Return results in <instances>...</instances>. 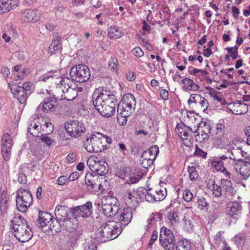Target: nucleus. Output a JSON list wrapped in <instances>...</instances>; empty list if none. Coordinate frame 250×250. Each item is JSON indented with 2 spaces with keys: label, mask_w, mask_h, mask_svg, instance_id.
I'll return each instance as SVG.
<instances>
[{
  "label": "nucleus",
  "mask_w": 250,
  "mask_h": 250,
  "mask_svg": "<svg viewBox=\"0 0 250 250\" xmlns=\"http://www.w3.org/2000/svg\"><path fill=\"white\" fill-rule=\"evenodd\" d=\"M7 147H1L2 157L5 161L9 160L11 156L12 147H11L10 144Z\"/></svg>",
  "instance_id": "09e8293b"
},
{
  "label": "nucleus",
  "mask_w": 250,
  "mask_h": 250,
  "mask_svg": "<svg viewBox=\"0 0 250 250\" xmlns=\"http://www.w3.org/2000/svg\"><path fill=\"white\" fill-rule=\"evenodd\" d=\"M188 72L190 74H193L196 76H204L208 74V72L204 70L198 69L196 68H194L193 67H191L189 68Z\"/></svg>",
  "instance_id": "3c124183"
},
{
  "label": "nucleus",
  "mask_w": 250,
  "mask_h": 250,
  "mask_svg": "<svg viewBox=\"0 0 250 250\" xmlns=\"http://www.w3.org/2000/svg\"><path fill=\"white\" fill-rule=\"evenodd\" d=\"M2 144L1 147H7L8 146V145L10 144L11 147L13 145V141L11 138V136L8 134H4L1 139Z\"/></svg>",
  "instance_id": "de8ad7c7"
},
{
  "label": "nucleus",
  "mask_w": 250,
  "mask_h": 250,
  "mask_svg": "<svg viewBox=\"0 0 250 250\" xmlns=\"http://www.w3.org/2000/svg\"><path fill=\"white\" fill-rule=\"evenodd\" d=\"M136 100L133 95L130 93L125 94L121 102L118 104L117 112L122 118L129 117L134 110Z\"/></svg>",
  "instance_id": "20e7f679"
},
{
  "label": "nucleus",
  "mask_w": 250,
  "mask_h": 250,
  "mask_svg": "<svg viewBox=\"0 0 250 250\" xmlns=\"http://www.w3.org/2000/svg\"><path fill=\"white\" fill-rule=\"evenodd\" d=\"M42 16V13L37 9H26L21 11V18L26 22H36Z\"/></svg>",
  "instance_id": "2eb2a0df"
},
{
  "label": "nucleus",
  "mask_w": 250,
  "mask_h": 250,
  "mask_svg": "<svg viewBox=\"0 0 250 250\" xmlns=\"http://www.w3.org/2000/svg\"><path fill=\"white\" fill-rule=\"evenodd\" d=\"M15 237L21 242H26L30 240L33 236L32 232L29 227L23 230L18 231L14 234Z\"/></svg>",
  "instance_id": "a878e982"
},
{
  "label": "nucleus",
  "mask_w": 250,
  "mask_h": 250,
  "mask_svg": "<svg viewBox=\"0 0 250 250\" xmlns=\"http://www.w3.org/2000/svg\"><path fill=\"white\" fill-rule=\"evenodd\" d=\"M220 185L222 190L225 192L231 193L233 190L231 182L227 179H222L220 182Z\"/></svg>",
  "instance_id": "ea45409f"
},
{
  "label": "nucleus",
  "mask_w": 250,
  "mask_h": 250,
  "mask_svg": "<svg viewBox=\"0 0 250 250\" xmlns=\"http://www.w3.org/2000/svg\"><path fill=\"white\" fill-rule=\"evenodd\" d=\"M103 214L107 217L114 216L119 211V202L117 198L112 196H105L101 201V205Z\"/></svg>",
  "instance_id": "39448f33"
},
{
  "label": "nucleus",
  "mask_w": 250,
  "mask_h": 250,
  "mask_svg": "<svg viewBox=\"0 0 250 250\" xmlns=\"http://www.w3.org/2000/svg\"><path fill=\"white\" fill-rule=\"evenodd\" d=\"M63 99L67 101H72L75 99L77 95V90L75 87V83L66 77L65 79L63 78Z\"/></svg>",
  "instance_id": "ddd939ff"
},
{
  "label": "nucleus",
  "mask_w": 250,
  "mask_h": 250,
  "mask_svg": "<svg viewBox=\"0 0 250 250\" xmlns=\"http://www.w3.org/2000/svg\"><path fill=\"white\" fill-rule=\"evenodd\" d=\"M132 52L133 55L138 58L142 57L144 54L143 51L139 46L134 48L132 50Z\"/></svg>",
  "instance_id": "69168bd1"
},
{
  "label": "nucleus",
  "mask_w": 250,
  "mask_h": 250,
  "mask_svg": "<svg viewBox=\"0 0 250 250\" xmlns=\"http://www.w3.org/2000/svg\"><path fill=\"white\" fill-rule=\"evenodd\" d=\"M143 190H144L143 188H140L137 190H127L125 192L123 198L127 207L132 208L137 206L138 204L137 199H140V195H142Z\"/></svg>",
  "instance_id": "f8f14e48"
},
{
  "label": "nucleus",
  "mask_w": 250,
  "mask_h": 250,
  "mask_svg": "<svg viewBox=\"0 0 250 250\" xmlns=\"http://www.w3.org/2000/svg\"><path fill=\"white\" fill-rule=\"evenodd\" d=\"M93 104L102 116L109 117L115 114L118 101L112 91L103 87L99 88L93 95Z\"/></svg>",
  "instance_id": "f257e3e1"
},
{
  "label": "nucleus",
  "mask_w": 250,
  "mask_h": 250,
  "mask_svg": "<svg viewBox=\"0 0 250 250\" xmlns=\"http://www.w3.org/2000/svg\"><path fill=\"white\" fill-rule=\"evenodd\" d=\"M183 198L185 201L189 202L193 198V194L189 189H186L183 191Z\"/></svg>",
  "instance_id": "bf43d9fd"
},
{
  "label": "nucleus",
  "mask_w": 250,
  "mask_h": 250,
  "mask_svg": "<svg viewBox=\"0 0 250 250\" xmlns=\"http://www.w3.org/2000/svg\"><path fill=\"white\" fill-rule=\"evenodd\" d=\"M182 83L184 84L183 89L185 91H198L199 89V86L189 78H184L182 80Z\"/></svg>",
  "instance_id": "2f4dec72"
},
{
  "label": "nucleus",
  "mask_w": 250,
  "mask_h": 250,
  "mask_svg": "<svg viewBox=\"0 0 250 250\" xmlns=\"http://www.w3.org/2000/svg\"><path fill=\"white\" fill-rule=\"evenodd\" d=\"M69 74L72 79L79 83H83L90 78V71L87 66L79 64L71 68Z\"/></svg>",
  "instance_id": "6e6552de"
},
{
  "label": "nucleus",
  "mask_w": 250,
  "mask_h": 250,
  "mask_svg": "<svg viewBox=\"0 0 250 250\" xmlns=\"http://www.w3.org/2000/svg\"><path fill=\"white\" fill-rule=\"evenodd\" d=\"M50 78L52 79L56 85H59L60 87L62 84V74L61 70L51 71L41 76L39 78V80L46 82Z\"/></svg>",
  "instance_id": "6ab92c4d"
},
{
  "label": "nucleus",
  "mask_w": 250,
  "mask_h": 250,
  "mask_svg": "<svg viewBox=\"0 0 250 250\" xmlns=\"http://www.w3.org/2000/svg\"><path fill=\"white\" fill-rule=\"evenodd\" d=\"M54 213L56 218H54L51 213L48 212L39 211L37 225L45 233L54 234L61 231L62 206L58 205Z\"/></svg>",
  "instance_id": "f03ea898"
},
{
  "label": "nucleus",
  "mask_w": 250,
  "mask_h": 250,
  "mask_svg": "<svg viewBox=\"0 0 250 250\" xmlns=\"http://www.w3.org/2000/svg\"><path fill=\"white\" fill-rule=\"evenodd\" d=\"M228 153L230 154L229 156L230 159L234 161V164L243 160L244 158H247L248 156L247 153L234 143H232L231 144L230 142L229 143Z\"/></svg>",
  "instance_id": "9b49d317"
},
{
  "label": "nucleus",
  "mask_w": 250,
  "mask_h": 250,
  "mask_svg": "<svg viewBox=\"0 0 250 250\" xmlns=\"http://www.w3.org/2000/svg\"><path fill=\"white\" fill-rule=\"evenodd\" d=\"M228 52L230 54V57L232 60H235L239 57L238 55V47H230L226 48Z\"/></svg>",
  "instance_id": "8fccbe9b"
},
{
  "label": "nucleus",
  "mask_w": 250,
  "mask_h": 250,
  "mask_svg": "<svg viewBox=\"0 0 250 250\" xmlns=\"http://www.w3.org/2000/svg\"><path fill=\"white\" fill-rule=\"evenodd\" d=\"M187 129V126L185 125L183 123L178 124L176 127L175 128V131L176 133L178 135V136L180 137L182 136V134H183V131L185 130V129Z\"/></svg>",
  "instance_id": "13d9d810"
},
{
  "label": "nucleus",
  "mask_w": 250,
  "mask_h": 250,
  "mask_svg": "<svg viewBox=\"0 0 250 250\" xmlns=\"http://www.w3.org/2000/svg\"><path fill=\"white\" fill-rule=\"evenodd\" d=\"M100 160V159L96 156H91L88 159L87 165L91 170L94 171L95 170V168L98 167L97 164Z\"/></svg>",
  "instance_id": "a19ab883"
},
{
  "label": "nucleus",
  "mask_w": 250,
  "mask_h": 250,
  "mask_svg": "<svg viewBox=\"0 0 250 250\" xmlns=\"http://www.w3.org/2000/svg\"><path fill=\"white\" fill-rule=\"evenodd\" d=\"M176 250H189V247L187 242L184 241L179 242L176 246Z\"/></svg>",
  "instance_id": "774afa93"
},
{
  "label": "nucleus",
  "mask_w": 250,
  "mask_h": 250,
  "mask_svg": "<svg viewBox=\"0 0 250 250\" xmlns=\"http://www.w3.org/2000/svg\"><path fill=\"white\" fill-rule=\"evenodd\" d=\"M92 203L90 202H86L84 205L74 207L76 208V213L78 212L80 216L86 218L92 214Z\"/></svg>",
  "instance_id": "4be33fe9"
},
{
  "label": "nucleus",
  "mask_w": 250,
  "mask_h": 250,
  "mask_svg": "<svg viewBox=\"0 0 250 250\" xmlns=\"http://www.w3.org/2000/svg\"><path fill=\"white\" fill-rule=\"evenodd\" d=\"M58 38H57L56 40H54L51 44L49 46V50L51 51V50L53 49L54 51H57L58 49V46L59 45H61V39H60V37L58 36Z\"/></svg>",
  "instance_id": "052dcab7"
},
{
  "label": "nucleus",
  "mask_w": 250,
  "mask_h": 250,
  "mask_svg": "<svg viewBox=\"0 0 250 250\" xmlns=\"http://www.w3.org/2000/svg\"><path fill=\"white\" fill-rule=\"evenodd\" d=\"M23 221L26 222V221L23 218L21 217V216L19 215H15L11 222L12 226H13V225L16 226L18 225V224L22 225L23 224Z\"/></svg>",
  "instance_id": "5fc2aeb1"
},
{
  "label": "nucleus",
  "mask_w": 250,
  "mask_h": 250,
  "mask_svg": "<svg viewBox=\"0 0 250 250\" xmlns=\"http://www.w3.org/2000/svg\"><path fill=\"white\" fill-rule=\"evenodd\" d=\"M211 165L217 170L221 171L226 178H230L231 174L227 171L224 167V162L221 159H217L212 162Z\"/></svg>",
  "instance_id": "c85d7f7f"
},
{
  "label": "nucleus",
  "mask_w": 250,
  "mask_h": 250,
  "mask_svg": "<svg viewBox=\"0 0 250 250\" xmlns=\"http://www.w3.org/2000/svg\"><path fill=\"white\" fill-rule=\"evenodd\" d=\"M169 240H175L171 230L163 227L160 232L159 241H168Z\"/></svg>",
  "instance_id": "7c9ffc66"
},
{
  "label": "nucleus",
  "mask_w": 250,
  "mask_h": 250,
  "mask_svg": "<svg viewBox=\"0 0 250 250\" xmlns=\"http://www.w3.org/2000/svg\"><path fill=\"white\" fill-rule=\"evenodd\" d=\"M121 224L115 221L104 223L97 229L93 237L98 243L113 240L121 233Z\"/></svg>",
  "instance_id": "7ed1b4c3"
},
{
  "label": "nucleus",
  "mask_w": 250,
  "mask_h": 250,
  "mask_svg": "<svg viewBox=\"0 0 250 250\" xmlns=\"http://www.w3.org/2000/svg\"><path fill=\"white\" fill-rule=\"evenodd\" d=\"M168 223L172 228L176 227L180 222V213L176 210L168 212L167 215Z\"/></svg>",
  "instance_id": "393cba45"
},
{
  "label": "nucleus",
  "mask_w": 250,
  "mask_h": 250,
  "mask_svg": "<svg viewBox=\"0 0 250 250\" xmlns=\"http://www.w3.org/2000/svg\"><path fill=\"white\" fill-rule=\"evenodd\" d=\"M118 61L116 58L111 57L108 62V66L113 71L117 70Z\"/></svg>",
  "instance_id": "6e6d98bb"
},
{
  "label": "nucleus",
  "mask_w": 250,
  "mask_h": 250,
  "mask_svg": "<svg viewBox=\"0 0 250 250\" xmlns=\"http://www.w3.org/2000/svg\"><path fill=\"white\" fill-rule=\"evenodd\" d=\"M155 193H156V198H153L152 196L150 198H148L150 201H162L166 198L167 195L166 188H157L155 189Z\"/></svg>",
  "instance_id": "c9c22d12"
},
{
  "label": "nucleus",
  "mask_w": 250,
  "mask_h": 250,
  "mask_svg": "<svg viewBox=\"0 0 250 250\" xmlns=\"http://www.w3.org/2000/svg\"><path fill=\"white\" fill-rule=\"evenodd\" d=\"M18 0H0V14H2L18 5Z\"/></svg>",
  "instance_id": "5701e85b"
},
{
  "label": "nucleus",
  "mask_w": 250,
  "mask_h": 250,
  "mask_svg": "<svg viewBox=\"0 0 250 250\" xmlns=\"http://www.w3.org/2000/svg\"><path fill=\"white\" fill-rule=\"evenodd\" d=\"M29 226H27V222L23 221V224H18V225H13L12 228L14 230V234H16L17 232L23 230V229H26Z\"/></svg>",
  "instance_id": "680f3d73"
},
{
  "label": "nucleus",
  "mask_w": 250,
  "mask_h": 250,
  "mask_svg": "<svg viewBox=\"0 0 250 250\" xmlns=\"http://www.w3.org/2000/svg\"><path fill=\"white\" fill-rule=\"evenodd\" d=\"M68 135L72 138H76L81 136L85 131V127L82 121L78 120H69L63 125Z\"/></svg>",
  "instance_id": "0eeeda50"
},
{
  "label": "nucleus",
  "mask_w": 250,
  "mask_h": 250,
  "mask_svg": "<svg viewBox=\"0 0 250 250\" xmlns=\"http://www.w3.org/2000/svg\"><path fill=\"white\" fill-rule=\"evenodd\" d=\"M63 227H65L66 231L72 233V238L70 239V245L72 247L77 240V237L82 234L83 230L81 227L78 225L76 218L75 221L72 219L64 221Z\"/></svg>",
  "instance_id": "1a4fd4ad"
},
{
  "label": "nucleus",
  "mask_w": 250,
  "mask_h": 250,
  "mask_svg": "<svg viewBox=\"0 0 250 250\" xmlns=\"http://www.w3.org/2000/svg\"><path fill=\"white\" fill-rule=\"evenodd\" d=\"M11 90L13 94L18 97L19 101L22 103L27 98L28 94L27 92L25 91L21 87L18 86L11 88Z\"/></svg>",
  "instance_id": "72a5a7b5"
},
{
  "label": "nucleus",
  "mask_w": 250,
  "mask_h": 250,
  "mask_svg": "<svg viewBox=\"0 0 250 250\" xmlns=\"http://www.w3.org/2000/svg\"><path fill=\"white\" fill-rule=\"evenodd\" d=\"M229 109L235 114L241 115L246 113L248 110L247 105L243 103H234L229 104Z\"/></svg>",
  "instance_id": "b1692460"
},
{
  "label": "nucleus",
  "mask_w": 250,
  "mask_h": 250,
  "mask_svg": "<svg viewBox=\"0 0 250 250\" xmlns=\"http://www.w3.org/2000/svg\"><path fill=\"white\" fill-rule=\"evenodd\" d=\"M140 162L142 167L146 168L150 167L153 163V161H152V158L144 159L142 158V157L140 159Z\"/></svg>",
  "instance_id": "e2e57ef3"
},
{
  "label": "nucleus",
  "mask_w": 250,
  "mask_h": 250,
  "mask_svg": "<svg viewBox=\"0 0 250 250\" xmlns=\"http://www.w3.org/2000/svg\"><path fill=\"white\" fill-rule=\"evenodd\" d=\"M188 171L189 180L191 181H195L198 178V174L196 167L193 166H188Z\"/></svg>",
  "instance_id": "a18cd8bd"
},
{
  "label": "nucleus",
  "mask_w": 250,
  "mask_h": 250,
  "mask_svg": "<svg viewBox=\"0 0 250 250\" xmlns=\"http://www.w3.org/2000/svg\"><path fill=\"white\" fill-rule=\"evenodd\" d=\"M226 126L223 124H217L215 127L214 143L220 147H223L227 140V135L225 133Z\"/></svg>",
  "instance_id": "4468645a"
},
{
  "label": "nucleus",
  "mask_w": 250,
  "mask_h": 250,
  "mask_svg": "<svg viewBox=\"0 0 250 250\" xmlns=\"http://www.w3.org/2000/svg\"><path fill=\"white\" fill-rule=\"evenodd\" d=\"M122 36V33L117 27L114 26L108 29V37L110 39H118Z\"/></svg>",
  "instance_id": "58836bf2"
},
{
  "label": "nucleus",
  "mask_w": 250,
  "mask_h": 250,
  "mask_svg": "<svg viewBox=\"0 0 250 250\" xmlns=\"http://www.w3.org/2000/svg\"><path fill=\"white\" fill-rule=\"evenodd\" d=\"M147 150L149 152L150 155L155 156V159L159 152V148L156 145L152 146Z\"/></svg>",
  "instance_id": "0e129e2a"
},
{
  "label": "nucleus",
  "mask_w": 250,
  "mask_h": 250,
  "mask_svg": "<svg viewBox=\"0 0 250 250\" xmlns=\"http://www.w3.org/2000/svg\"><path fill=\"white\" fill-rule=\"evenodd\" d=\"M32 201V196L29 191L22 188L17 190L16 206L20 211L25 212L31 205Z\"/></svg>",
  "instance_id": "423d86ee"
},
{
  "label": "nucleus",
  "mask_w": 250,
  "mask_h": 250,
  "mask_svg": "<svg viewBox=\"0 0 250 250\" xmlns=\"http://www.w3.org/2000/svg\"><path fill=\"white\" fill-rule=\"evenodd\" d=\"M235 170L238 172L242 178L246 180L250 176V161L244 160L236 162L234 164Z\"/></svg>",
  "instance_id": "f3484780"
},
{
  "label": "nucleus",
  "mask_w": 250,
  "mask_h": 250,
  "mask_svg": "<svg viewBox=\"0 0 250 250\" xmlns=\"http://www.w3.org/2000/svg\"><path fill=\"white\" fill-rule=\"evenodd\" d=\"M97 165L98 167L95 168V170L94 171L96 172L95 174L98 176H102L107 173L108 171V166L105 161L101 160Z\"/></svg>",
  "instance_id": "473e14b6"
},
{
  "label": "nucleus",
  "mask_w": 250,
  "mask_h": 250,
  "mask_svg": "<svg viewBox=\"0 0 250 250\" xmlns=\"http://www.w3.org/2000/svg\"><path fill=\"white\" fill-rule=\"evenodd\" d=\"M57 100L55 98H51L50 99H45L43 104L41 103L37 108V111L40 113L43 111L47 113L52 111L55 108Z\"/></svg>",
  "instance_id": "412c9836"
},
{
  "label": "nucleus",
  "mask_w": 250,
  "mask_h": 250,
  "mask_svg": "<svg viewBox=\"0 0 250 250\" xmlns=\"http://www.w3.org/2000/svg\"><path fill=\"white\" fill-rule=\"evenodd\" d=\"M41 127L37 125L35 122H31L28 127V131L34 137H38Z\"/></svg>",
  "instance_id": "4c0bfd02"
},
{
  "label": "nucleus",
  "mask_w": 250,
  "mask_h": 250,
  "mask_svg": "<svg viewBox=\"0 0 250 250\" xmlns=\"http://www.w3.org/2000/svg\"><path fill=\"white\" fill-rule=\"evenodd\" d=\"M187 118H188L187 121V127L188 128V130L190 133L195 132L197 133L199 130V124L195 116L193 115L191 112H189L187 115Z\"/></svg>",
  "instance_id": "bb28decb"
},
{
  "label": "nucleus",
  "mask_w": 250,
  "mask_h": 250,
  "mask_svg": "<svg viewBox=\"0 0 250 250\" xmlns=\"http://www.w3.org/2000/svg\"><path fill=\"white\" fill-rule=\"evenodd\" d=\"M75 210L76 208L74 207H72L66 211L65 215L63 216V223H64V221L71 220V219L75 220L76 218Z\"/></svg>",
  "instance_id": "79ce46f5"
},
{
  "label": "nucleus",
  "mask_w": 250,
  "mask_h": 250,
  "mask_svg": "<svg viewBox=\"0 0 250 250\" xmlns=\"http://www.w3.org/2000/svg\"><path fill=\"white\" fill-rule=\"evenodd\" d=\"M188 104H194V107L203 111L207 109L208 105V100L199 94H191L188 100Z\"/></svg>",
  "instance_id": "dca6fc26"
},
{
  "label": "nucleus",
  "mask_w": 250,
  "mask_h": 250,
  "mask_svg": "<svg viewBox=\"0 0 250 250\" xmlns=\"http://www.w3.org/2000/svg\"><path fill=\"white\" fill-rule=\"evenodd\" d=\"M209 132L210 129L208 126L205 125L203 127L201 126L197 132L196 139L201 142L205 141L208 138Z\"/></svg>",
  "instance_id": "cd10ccee"
},
{
  "label": "nucleus",
  "mask_w": 250,
  "mask_h": 250,
  "mask_svg": "<svg viewBox=\"0 0 250 250\" xmlns=\"http://www.w3.org/2000/svg\"><path fill=\"white\" fill-rule=\"evenodd\" d=\"M213 195L216 197H219L222 194V189L221 185L215 184L214 180L210 181Z\"/></svg>",
  "instance_id": "37998d69"
},
{
  "label": "nucleus",
  "mask_w": 250,
  "mask_h": 250,
  "mask_svg": "<svg viewBox=\"0 0 250 250\" xmlns=\"http://www.w3.org/2000/svg\"><path fill=\"white\" fill-rule=\"evenodd\" d=\"M85 149L89 152H100L104 150L102 139L93 135L90 138L87 139L84 143Z\"/></svg>",
  "instance_id": "9d476101"
},
{
  "label": "nucleus",
  "mask_w": 250,
  "mask_h": 250,
  "mask_svg": "<svg viewBox=\"0 0 250 250\" xmlns=\"http://www.w3.org/2000/svg\"><path fill=\"white\" fill-rule=\"evenodd\" d=\"M9 207L7 192L3 191L0 198V210L1 214H4L7 213Z\"/></svg>",
  "instance_id": "f704fd0d"
},
{
  "label": "nucleus",
  "mask_w": 250,
  "mask_h": 250,
  "mask_svg": "<svg viewBox=\"0 0 250 250\" xmlns=\"http://www.w3.org/2000/svg\"><path fill=\"white\" fill-rule=\"evenodd\" d=\"M160 243L165 249V250H174L176 247L175 240L160 241Z\"/></svg>",
  "instance_id": "c03bdc74"
},
{
  "label": "nucleus",
  "mask_w": 250,
  "mask_h": 250,
  "mask_svg": "<svg viewBox=\"0 0 250 250\" xmlns=\"http://www.w3.org/2000/svg\"><path fill=\"white\" fill-rule=\"evenodd\" d=\"M208 204L204 198L199 199L198 201L197 207L200 210H207L208 209Z\"/></svg>",
  "instance_id": "603ef678"
},
{
  "label": "nucleus",
  "mask_w": 250,
  "mask_h": 250,
  "mask_svg": "<svg viewBox=\"0 0 250 250\" xmlns=\"http://www.w3.org/2000/svg\"><path fill=\"white\" fill-rule=\"evenodd\" d=\"M192 218L184 217L183 218L184 228L187 231L192 230L194 227Z\"/></svg>",
  "instance_id": "49530a36"
},
{
  "label": "nucleus",
  "mask_w": 250,
  "mask_h": 250,
  "mask_svg": "<svg viewBox=\"0 0 250 250\" xmlns=\"http://www.w3.org/2000/svg\"><path fill=\"white\" fill-rule=\"evenodd\" d=\"M85 183L87 189L90 192L95 191L98 186L100 187L101 186L99 182L98 176L96 174L86 173L85 176Z\"/></svg>",
  "instance_id": "aec40b11"
},
{
  "label": "nucleus",
  "mask_w": 250,
  "mask_h": 250,
  "mask_svg": "<svg viewBox=\"0 0 250 250\" xmlns=\"http://www.w3.org/2000/svg\"><path fill=\"white\" fill-rule=\"evenodd\" d=\"M191 135V133L188 130V128L187 127V129H185L184 131H183V134H182V136L180 137L181 139H182L183 141H184V143L187 146H188V144H189L190 141L188 139L189 136Z\"/></svg>",
  "instance_id": "864d4df0"
},
{
  "label": "nucleus",
  "mask_w": 250,
  "mask_h": 250,
  "mask_svg": "<svg viewBox=\"0 0 250 250\" xmlns=\"http://www.w3.org/2000/svg\"><path fill=\"white\" fill-rule=\"evenodd\" d=\"M215 243L217 245H220L221 243H223L224 245H226L225 239L222 235L221 232H218L214 237Z\"/></svg>",
  "instance_id": "4d7b16f0"
},
{
  "label": "nucleus",
  "mask_w": 250,
  "mask_h": 250,
  "mask_svg": "<svg viewBox=\"0 0 250 250\" xmlns=\"http://www.w3.org/2000/svg\"><path fill=\"white\" fill-rule=\"evenodd\" d=\"M241 203L238 201H233L230 205L229 213L233 218H236L241 213Z\"/></svg>",
  "instance_id": "c756f323"
},
{
  "label": "nucleus",
  "mask_w": 250,
  "mask_h": 250,
  "mask_svg": "<svg viewBox=\"0 0 250 250\" xmlns=\"http://www.w3.org/2000/svg\"><path fill=\"white\" fill-rule=\"evenodd\" d=\"M132 208L127 207L120 210H119L115 215H116V218L122 225L126 226L131 222L132 218Z\"/></svg>",
  "instance_id": "a211bd4d"
},
{
  "label": "nucleus",
  "mask_w": 250,
  "mask_h": 250,
  "mask_svg": "<svg viewBox=\"0 0 250 250\" xmlns=\"http://www.w3.org/2000/svg\"><path fill=\"white\" fill-rule=\"evenodd\" d=\"M156 193H155V189L150 188L148 190L144 189L142 192V195H140V199H145L147 201L149 202L153 203L154 201H150L148 198H150L151 196L153 198H156L155 196Z\"/></svg>",
  "instance_id": "e433bc0d"
},
{
  "label": "nucleus",
  "mask_w": 250,
  "mask_h": 250,
  "mask_svg": "<svg viewBox=\"0 0 250 250\" xmlns=\"http://www.w3.org/2000/svg\"><path fill=\"white\" fill-rule=\"evenodd\" d=\"M41 137V140L48 146H51L53 143V140L46 135L42 134Z\"/></svg>",
  "instance_id": "338daca9"
}]
</instances>
